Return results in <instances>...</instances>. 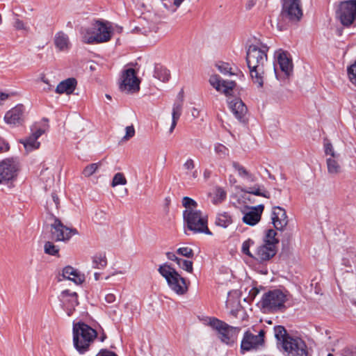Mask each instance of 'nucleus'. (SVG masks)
Segmentation results:
<instances>
[{
	"instance_id": "obj_33",
	"label": "nucleus",
	"mask_w": 356,
	"mask_h": 356,
	"mask_svg": "<svg viewBox=\"0 0 356 356\" xmlns=\"http://www.w3.org/2000/svg\"><path fill=\"white\" fill-rule=\"evenodd\" d=\"M79 305L78 296L76 292L70 293L68 291V316L72 314L75 307Z\"/></svg>"
},
{
	"instance_id": "obj_48",
	"label": "nucleus",
	"mask_w": 356,
	"mask_h": 356,
	"mask_svg": "<svg viewBox=\"0 0 356 356\" xmlns=\"http://www.w3.org/2000/svg\"><path fill=\"white\" fill-rule=\"evenodd\" d=\"M182 204L186 209H191V207H196L197 204V202L191 197H184L182 200Z\"/></svg>"
},
{
	"instance_id": "obj_63",
	"label": "nucleus",
	"mask_w": 356,
	"mask_h": 356,
	"mask_svg": "<svg viewBox=\"0 0 356 356\" xmlns=\"http://www.w3.org/2000/svg\"><path fill=\"white\" fill-rule=\"evenodd\" d=\"M79 234V232L76 229L73 227H68V241L70 238L73 235Z\"/></svg>"
},
{
	"instance_id": "obj_13",
	"label": "nucleus",
	"mask_w": 356,
	"mask_h": 356,
	"mask_svg": "<svg viewBox=\"0 0 356 356\" xmlns=\"http://www.w3.org/2000/svg\"><path fill=\"white\" fill-rule=\"evenodd\" d=\"M209 83L217 91L222 92L227 97L232 95V90L236 86L234 81L224 80L218 74L212 75Z\"/></svg>"
},
{
	"instance_id": "obj_2",
	"label": "nucleus",
	"mask_w": 356,
	"mask_h": 356,
	"mask_svg": "<svg viewBox=\"0 0 356 356\" xmlns=\"http://www.w3.org/2000/svg\"><path fill=\"white\" fill-rule=\"evenodd\" d=\"M72 331L74 346L81 354L89 350L90 344L97 336L95 330L81 321L73 323Z\"/></svg>"
},
{
	"instance_id": "obj_57",
	"label": "nucleus",
	"mask_w": 356,
	"mask_h": 356,
	"mask_svg": "<svg viewBox=\"0 0 356 356\" xmlns=\"http://www.w3.org/2000/svg\"><path fill=\"white\" fill-rule=\"evenodd\" d=\"M182 100L180 102H175L173 104L172 112H178L181 113L182 109Z\"/></svg>"
},
{
	"instance_id": "obj_38",
	"label": "nucleus",
	"mask_w": 356,
	"mask_h": 356,
	"mask_svg": "<svg viewBox=\"0 0 356 356\" xmlns=\"http://www.w3.org/2000/svg\"><path fill=\"white\" fill-rule=\"evenodd\" d=\"M214 150L220 159H225L229 155V149L222 144H216L215 145Z\"/></svg>"
},
{
	"instance_id": "obj_39",
	"label": "nucleus",
	"mask_w": 356,
	"mask_h": 356,
	"mask_svg": "<svg viewBox=\"0 0 356 356\" xmlns=\"http://www.w3.org/2000/svg\"><path fill=\"white\" fill-rule=\"evenodd\" d=\"M177 264L181 268L187 271L188 273L193 272V262L191 261L179 258Z\"/></svg>"
},
{
	"instance_id": "obj_20",
	"label": "nucleus",
	"mask_w": 356,
	"mask_h": 356,
	"mask_svg": "<svg viewBox=\"0 0 356 356\" xmlns=\"http://www.w3.org/2000/svg\"><path fill=\"white\" fill-rule=\"evenodd\" d=\"M277 62L281 70L289 76L293 70L292 60L287 51L280 49L276 52Z\"/></svg>"
},
{
	"instance_id": "obj_55",
	"label": "nucleus",
	"mask_w": 356,
	"mask_h": 356,
	"mask_svg": "<svg viewBox=\"0 0 356 356\" xmlns=\"http://www.w3.org/2000/svg\"><path fill=\"white\" fill-rule=\"evenodd\" d=\"M14 27L17 30H25L26 26L24 22L19 19H16L14 23Z\"/></svg>"
},
{
	"instance_id": "obj_47",
	"label": "nucleus",
	"mask_w": 356,
	"mask_h": 356,
	"mask_svg": "<svg viewBox=\"0 0 356 356\" xmlns=\"http://www.w3.org/2000/svg\"><path fill=\"white\" fill-rule=\"evenodd\" d=\"M76 86L77 81L75 78H68V97L72 94H75L76 95L79 94L77 92H74Z\"/></svg>"
},
{
	"instance_id": "obj_14",
	"label": "nucleus",
	"mask_w": 356,
	"mask_h": 356,
	"mask_svg": "<svg viewBox=\"0 0 356 356\" xmlns=\"http://www.w3.org/2000/svg\"><path fill=\"white\" fill-rule=\"evenodd\" d=\"M264 346V345L256 339L253 333L250 330H247L244 332L241 340L240 352L241 354H244L251 350H257Z\"/></svg>"
},
{
	"instance_id": "obj_11",
	"label": "nucleus",
	"mask_w": 356,
	"mask_h": 356,
	"mask_svg": "<svg viewBox=\"0 0 356 356\" xmlns=\"http://www.w3.org/2000/svg\"><path fill=\"white\" fill-rule=\"evenodd\" d=\"M119 88L122 92H135L140 89V80L136 76L134 69L125 70L122 74Z\"/></svg>"
},
{
	"instance_id": "obj_59",
	"label": "nucleus",
	"mask_w": 356,
	"mask_h": 356,
	"mask_svg": "<svg viewBox=\"0 0 356 356\" xmlns=\"http://www.w3.org/2000/svg\"><path fill=\"white\" fill-rule=\"evenodd\" d=\"M116 297L113 293H108L105 296V300L108 303H113L115 301Z\"/></svg>"
},
{
	"instance_id": "obj_60",
	"label": "nucleus",
	"mask_w": 356,
	"mask_h": 356,
	"mask_svg": "<svg viewBox=\"0 0 356 356\" xmlns=\"http://www.w3.org/2000/svg\"><path fill=\"white\" fill-rule=\"evenodd\" d=\"M166 257L167 258L169 259V260H171V261H175L176 263H177L178 260H179V257H177L175 253L173 252H166Z\"/></svg>"
},
{
	"instance_id": "obj_41",
	"label": "nucleus",
	"mask_w": 356,
	"mask_h": 356,
	"mask_svg": "<svg viewBox=\"0 0 356 356\" xmlns=\"http://www.w3.org/2000/svg\"><path fill=\"white\" fill-rule=\"evenodd\" d=\"M126 184L127 179L124 175L121 172H118L114 175L113 178L111 186L115 187L118 185H125Z\"/></svg>"
},
{
	"instance_id": "obj_61",
	"label": "nucleus",
	"mask_w": 356,
	"mask_h": 356,
	"mask_svg": "<svg viewBox=\"0 0 356 356\" xmlns=\"http://www.w3.org/2000/svg\"><path fill=\"white\" fill-rule=\"evenodd\" d=\"M45 130L44 129H36L33 134H32V136L33 137H35V139L38 140V138L44 133Z\"/></svg>"
},
{
	"instance_id": "obj_36",
	"label": "nucleus",
	"mask_w": 356,
	"mask_h": 356,
	"mask_svg": "<svg viewBox=\"0 0 356 356\" xmlns=\"http://www.w3.org/2000/svg\"><path fill=\"white\" fill-rule=\"evenodd\" d=\"M44 251L47 254L59 257V248L52 242L47 241L45 243L44 245Z\"/></svg>"
},
{
	"instance_id": "obj_30",
	"label": "nucleus",
	"mask_w": 356,
	"mask_h": 356,
	"mask_svg": "<svg viewBox=\"0 0 356 356\" xmlns=\"http://www.w3.org/2000/svg\"><path fill=\"white\" fill-rule=\"evenodd\" d=\"M19 143L24 145V148L27 151L36 149L40 147V143L37 141L35 137L30 136L26 139H21Z\"/></svg>"
},
{
	"instance_id": "obj_8",
	"label": "nucleus",
	"mask_w": 356,
	"mask_h": 356,
	"mask_svg": "<svg viewBox=\"0 0 356 356\" xmlns=\"http://www.w3.org/2000/svg\"><path fill=\"white\" fill-rule=\"evenodd\" d=\"M268 47L266 44H261L257 47L255 44H250L246 50V63L248 67H264L267 62V51Z\"/></svg>"
},
{
	"instance_id": "obj_4",
	"label": "nucleus",
	"mask_w": 356,
	"mask_h": 356,
	"mask_svg": "<svg viewBox=\"0 0 356 356\" xmlns=\"http://www.w3.org/2000/svg\"><path fill=\"white\" fill-rule=\"evenodd\" d=\"M288 291L273 289L264 293L259 302L264 312H277L286 309L285 302L288 300Z\"/></svg>"
},
{
	"instance_id": "obj_10",
	"label": "nucleus",
	"mask_w": 356,
	"mask_h": 356,
	"mask_svg": "<svg viewBox=\"0 0 356 356\" xmlns=\"http://www.w3.org/2000/svg\"><path fill=\"white\" fill-rule=\"evenodd\" d=\"M19 170L18 163L13 159L0 162V184H7L16 178Z\"/></svg>"
},
{
	"instance_id": "obj_53",
	"label": "nucleus",
	"mask_w": 356,
	"mask_h": 356,
	"mask_svg": "<svg viewBox=\"0 0 356 356\" xmlns=\"http://www.w3.org/2000/svg\"><path fill=\"white\" fill-rule=\"evenodd\" d=\"M97 356H118V355L107 349H102Z\"/></svg>"
},
{
	"instance_id": "obj_5",
	"label": "nucleus",
	"mask_w": 356,
	"mask_h": 356,
	"mask_svg": "<svg viewBox=\"0 0 356 356\" xmlns=\"http://www.w3.org/2000/svg\"><path fill=\"white\" fill-rule=\"evenodd\" d=\"M208 325L217 331L222 343L232 346L236 342L241 327L229 325L215 317L209 318Z\"/></svg>"
},
{
	"instance_id": "obj_31",
	"label": "nucleus",
	"mask_w": 356,
	"mask_h": 356,
	"mask_svg": "<svg viewBox=\"0 0 356 356\" xmlns=\"http://www.w3.org/2000/svg\"><path fill=\"white\" fill-rule=\"evenodd\" d=\"M334 159L335 158L330 157L326 160L327 172L331 175H337L341 172V166Z\"/></svg>"
},
{
	"instance_id": "obj_50",
	"label": "nucleus",
	"mask_w": 356,
	"mask_h": 356,
	"mask_svg": "<svg viewBox=\"0 0 356 356\" xmlns=\"http://www.w3.org/2000/svg\"><path fill=\"white\" fill-rule=\"evenodd\" d=\"M125 130H126V134H125L124 136L122 138L124 140H129L130 138H131L132 137L134 136V135H135V129H134L133 125L127 126L125 128Z\"/></svg>"
},
{
	"instance_id": "obj_23",
	"label": "nucleus",
	"mask_w": 356,
	"mask_h": 356,
	"mask_svg": "<svg viewBox=\"0 0 356 356\" xmlns=\"http://www.w3.org/2000/svg\"><path fill=\"white\" fill-rule=\"evenodd\" d=\"M85 280L86 277L83 273L68 265V281L72 282L77 286H81Z\"/></svg>"
},
{
	"instance_id": "obj_42",
	"label": "nucleus",
	"mask_w": 356,
	"mask_h": 356,
	"mask_svg": "<svg viewBox=\"0 0 356 356\" xmlns=\"http://www.w3.org/2000/svg\"><path fill=\"white\" fill-rule=\"evenodd\" d=\"M253 244H254V241L250 238H248V240L245 241L242 244V252L244 254H245L252 259L254 257V254H252L250 252V245H252Z\"/></svg>"
},
{
	"instance_id": "obj_17",
	"label": "nucleus",
	"mask_w": 356,
	"mask_h": 356,
	"mask_svg": "<svg viewBox=\"0 0 356 356\" xmlns=\"http://www.w3.org/2000/svg\"><path fill=\"white\" fill-rule=\"evenodd\" d=\"M271 219L273 226L277 230L282 231L288 224L286 212L279 206L273 208Z\"/></svg>"
},
{
	"instance_id": "obj_52",
	"label": "nucleus",
	"mask_w": 356,
	"mask_h": 356,
	"mask_svg": "<svg viewBox=\"0 0 356 356\" xmlns=\"http://www.w3.org/2000/svg\"><path fill=\"white\" fill-rule=\"evenodd\" d=\"M67 273V267H64L62 270V272H59L56 277V280L58 282H62L67 279L66 274Z\"/></svg>"
},
{
	"instance_id": "obj_6",
	"label": "nucleus",
	"mask_w": 356,
	"mask_h": 356,
	"mask_svg": "<svg viewBox=\"0 0 356 356\" xmlns=\"http://www.w3.org/2000/svg\"><path fill=\"white\" fill-rule=\"evenodd\" d=\"M183 215L186 227L189 230L194 233L211 234L207 226V218L206 216H203L200 211L186 209Z\"/></svg>"
},
{
	"instance_id": "obj_46",
	"label": "nucleus",
	"mask_w": 356,
	"mask_h": 356,
	"mask_svg": "<svg viewBox=\"0 0 356 356\" xmlns=\"http://www.w3.org/2000/svg\"><path fill=\"white\" fill-rule=\"evenodd\" d=\"M67 298V291L64 290L61 292L60 295L58 296V305H56L57 309L58 307L65 311V298Z\"/></svg>"
},
{
	"instance_id": "obj_27",
	"label": "nucleus",
	"mask_w": 356,
	"mask_h": 356,
	"mask_svg": "<svg viewBox=\"0 0 356 356\" xmlns=\"http://www.w3.org/2000/svg\"><path fill=\"white\" fill-rule=\"evenodd\" d=\"M242 191L257 196H261L266 198H270V193L267 191L264 186H260L259 185H255L253 187H250L248 188L242 190Z\"/></svg>"
},
{
	"instance_id": "obj_21",
	"label": "nucleus",
	"mask_w": 356,
	"mask_h": 356,
	"mask_svg": "<svg viewBox=\"0 0 356 356\" xmlns=\"http://www.w3.org/2000/svg\"><path fill=\"white\" fill-rule=\"evenodd\" d=\"M65 226L58 218H54V222L51 224V238L55 241H65L64 235Z\"/></svg>"
},
{
	"instance_id": "obj_64",
	"label": "nucleus",
	"mask_w": 356,
	"mask_h": 356,
	"mask_svg": "<svg viewBox=\"0 0 356 356\" xmlns=\"http://www.w3.org/2000/svg\"><path fill=\"white\" fill-rule=\"evenodd\" d=\"M52 89H53V86L51 85H50L49 83H48V84H47V86L43 88V90L46 92H49L51 91Z\"/></svg>"
},
{
	"instance_id": "obj_56",
	"label": "nucleus",
	"mask_w": 356,
	"mask_h": 356,
	"mask_svg": "<svg viewBox=\"0 0 356 356\" xmlns=\"http://www.w3.org/2000/svg\"><path fill=\"white\" fill-rule=\"evenodd\" d=\"M265 334L266 332L264 331V330H261L257 334H254V337H256L257 339H258L260 342L265 345Z\"/></svg>"
},
{
	"instance_id": "obj_62",
	"label": "nucleus",
	"mask_w": 356,
	"mask_h": 356,
	"mask_svg": "<svg viewBox=\"0 0 356 356\" xmlns=\"http://www.w3.org/2000/svg\"><path fill=\"white\" fill-rule=\"evenodd\" d=\"M45 130L44 129H36L33 134H32V136L33 137H35V139L38 140V138L44 133Z\"/></svg>"
},
{
	"instance_id": "obj_35",
	"label": "nucleus",
	"mask_w": 356,
	"mask_h": 356,
	"mask_svg": "<svg viewBox=\"0 0 356 356\" xmlns=\"http://www.w3.org/2000/svg\"><path fill=\"white\" fill-rule=\"evenodd\" d=\"M55 44L60 50L64 49L67 47V38L63 32L56 33L54 40Z\"/></svg>"
},
{
	"instance_id": "obj_43",
	"label": "nucleus",
	"mask_w": 356,
	"mask_h": 356,
	"mask_svg": "<svg viewBox=\"0 0 356 356\" xmlns=\"http://www.w3.org/2000/svg\"><path fill=\"white\" fill-rule=\"evenodd\" d=\"M324 149L326 155H330L333 158H337L339 156L335 153L332 143L328 140H325Z\"/></svg>"
},
{
	"instance_id": "obj_34",
	"label": "nucleus",
	"mask_w": 356,
	"mask_h": 356,
	"mask_svg": "<svg viewBox=\"0 0 356 356\" xmlns=\"http://www.w3.org/2000/svg\"><path fill=\"white\" fill-rule=\"evenodd\" d=\"M102 165V162L93 163L86 165L83 170L82 174L86 177H90L94 175Z\"/></svg>"
},
{
	"instance_id": "obj_22",
	"label": "nucleus",
	"mask_w": 356,
	"mask_h": 356,
	"mask_svg": "<svg viewBox=\"0 0 356 356\" xmlns=\"http://www.w3.org/2000/svg\"><path fill=\"white\" fill-rule=\"evenodd\" d=\"M250 76L254 83L257 84L258 88L264 86V67H248Z\"/></svg>"
},
{
	"instance_id": "obj_45",
	"label": "nucleus",
	"mask_w": 356,
	"mask_h": 356,
	"mask_svg": "<svg viewBox=\"0 0 356 356\" xmlns=\"http://www.w3.org/2000/svg\"><path fill=\"white\" fill-rule=\"evenodd\" d=\"M177 253L187 258H192L194 255L193 250L188 247L179 248L177 249Z\"/></svg>"
},
{
	"instance_id": "obj_24",
	"label": "nucleus",
	"mask_w": 356,
	"mask_h": 356,
	"mask_svg": "<svg viewBox=\"0 0 356 356\" xmlns=\"http://www.w3.org/2000/svg\"><path fill=\"white\" fill-rule=\"evenodd\" d=\"M154 76L163 82H167L170 77V71L160 64L154 66Z\"/></svg>"
},
{
	"instance_id": "obj_28",
	"label": "nucleus",
	"mask_w": 356,
	"mask_h": 356,
	"mask_svg": "<svg viewBox=\"0 0 356 356\" xmlns=\"http://www.w3.org/2000/svg\"><path fill=\"white\" fill-rule=\"evenodd\" d=\"M233 168L238 172L240 177L246 178L248 181L254 182L256 178L254 175L249 172L243 165L237 162H233Z\"/></svg>"
},
{
	"instance_id": "obj_9",
	"label": "nucleus",
	"mask_w": 356,
	"mask_h": 356,
	"mask_svg": "<svg viewBox=\"0 0 356 356\" xmlns=\"http://www.w3.org/2000/svg\"><path fill=\"white\" fill-rule=\"evenodd\" d=\"M302 16L300 0H282L280 18L284 22H297Z\"/></svg>"
},
{
	"instance_id": "obj_19",
	"label": "nucleus",
	"mask_w": 356,
	"mask_h": 356,
	"mask_svg": "<svg viewBox=\"0 0 356 356\" xmlns=\"http://www.w3.org/2000/svg\"><path fill=\"white\" fill-rule=\"evenodd\" d=\"M277 252V248L262 244L257 247L254 254L253 259L262 263L272 259L276 254Z\"/></svg>"
},
{
	"instance_id": "obj_26",
	"label": "nucleus",
	"mask_w": 356,
	"mask_h": 356,
	"mask_svg": "<svg viewBox=\"0 0 356 356\" xmlns=\"http://www.w3.org/2000/svg\"><path fill=\"white\" fill-rule=\"evenodd\" d=\"M276 235L277 232L274 229H268L264 238V244L271 247L277 248V245L279 243L280 241L276 237Z\"/></svg>"
},
{
	"instance_id": "obj_29",
	"label": "nucleus",
	"mask_w": 356,
	"mask_h": 356,
	"mask_svg": "<svg viewBox=\"0 0 356 356\" xmlns=\"http://www.w3.org/2000/svg\"><path fill=\"white\" fill-rule=\"evenodd\" d=\"M274 332L276 339L282 343V347L283 346L284 340L288 341V339L289 340V339L291 338V337L287 334L285 327L282 325L275 326Z\"/></svg>"
},
{
	"instance_id": "obj_49",
	"label": "nucleus",
	"mask_w": 356,
	"mask_h": 356,
	"mask_svg": "<svg viewBox=\"0 0 356 356\" xmlns=\"http://www.w3.org/2000/svg\"><path fill=\"white\" fill-rule=\"evenodd\" d=\"M181 114V113L178 112H172V124L169 129L170 133H172L174 131Z\"/></svg>"
},
{
	"instance_id": "obj_12",
	"label": "nucleus",
	"mask_w": 356,
	"mask_h": 356,
	"mask_svg": "<svg viewBox=\"0 0 356 356\" xmlns=\"http://www.w3.org/2000/svg\"><path fill=\"white\" fill-rule=\"evenodd\" d=\"M282 348L287 356H308V349L305 342L300 338L291 337L284 340Z\"/></svg>"
},
{
	"instance_id": "obj_7",
	"label": "nucleus",
	"mask_w": 356,
	"mask_h": 356,
	"mask_svg": "<svg viewBox=\"0 0 356 356\" xmlns=\"http://www.w3.org/2000/svg\"><path fill=\"white\" fill-rule=\"evenodd\" d=\"M335 17L345 27L355 26L356 0L341 1L335 10Z\"/></svg>"
},
{
	"instance_id": "obj_1",
	"label": "nucleus",
	"mask_w": 356,
	"mask_h": 356,
	"mask_svg": "<svg viewBox=\"0 0 356 356\" xmlns=\"http://www.w3.org/2000/svg\"><path fill=\"white\" fill-rule=\"evenodd\" d=\"M112 30L108 23L96 20L91 27L81 28V34L83 42L99 44L108 42L112 36Z\"/></svg>"
},
{
	"instance_id": "obj_40",
	"label": "nucleus",
	"mask_w": 356,
	"mask_h": 356,
	"mask_svg": "<svg viewBox=\"0 0 356 356\" xmlns=\"http://www.w3.org/2000/svg\"><path fill=\"white\" fill-rule=\"evenodd\" d=\"M227 193L221 187H217L215 189L214 203L221 202L225 200Z\"/></svg>"
},
{
	"instance_id": "obj_32",
	"label": "nucleus",
	"mask_w": 356,
	"mask_h": 356,
	"mask_svg": "<svg viewBox=\"0 0 356 356\" xmlns=\"http://www.w3.org/2000/svg\"><path fill=\"white\" fill-rule=\"evenodd\" d=\"M107 265V260L105 254H99L92 257V268L102 269Z\"/></svg>"
},
{
	"instance_id": "obj_44",
	"label": "nucleus",
	"mask_w": 356,
	"mask_h": 356,
	"mask_svg": "<svg viewBox=\"0 0 356 356\" xmlns=\"http://www.w3.org/2000/svg\"><path fill=\"white\" fill-rule=\"evenodd\" d=\"M350 81L356 86V61L348 68Z\"/></svg>"
},
{
	"instance_id": "obj_58",
	"label": "nucleus",
	"mask_w": 356,
	"mask_h": 356,
	"mask_svg": "<svg viewBox=\"0 0 356 356\" xmlns=\"http://www.w3.org/2000/svg\"><path fill=\"white\" fill-rule=\"evenodd\" d=\"M182 100L180 102H175L173 104L172 112H178L181 113L182 109Z\"/></svg>"
},
{
	"instance_id": "obj_3",
	"label": "nucleus",
	"mask_w": 356,
	"mask_h": 356,
	"mask_svg": "<svg viewBox=\"0 0 356 356\" xmlns=\"http://www.w3.org/2000/svg\"><path fill=\"white\" fill-rule=\"evenodd\" d=\"M158 271L163 277L169 288L179 296L185 295L189 288L190 282L183 277L170 264L160 265Z\"/></svg>"
},
{
	"instance_id": "obj_51",
	"label": "nucleus",
	"mask_w": 356,
	"mask_h": 356,
	"mask_svg": "<svg viewBox=\"0 0 356 356\" xmlns=\"http://www.w3.org/2000/svg\"><path fill=\"white\" fill-rule=\"evenodd\" d=\"M55 92L58 94L67 92V79L63 80L56 88Z\"/></svg>"
},
{
	"instance_id": "obj_18",
	"label": "nucleus",
	"mask_w": 356,
	"mask_h": 356,
	"mask_svg": "<svg viewBox=\"0 0 356 356\" xmlns=\"http://www.w3.org/2000/svg\"><path fill=\"white\" fill-rule=\"evenodd\" d=\"M24 107L23 105L16 106L6 113L4 117L5 122L13 126L22 124L24 122Z\"/></svg>"
},
{
	"instance_id": "obj_54",
	"label": "nucleus",
	"mask_w": 356,
	"mask_h": 356,
	"mask_svg": "<svg viewBox=\"0 0 356 356\" xmlns=\"http://www.w3.org/2000/svg\"><path fill=\"white\" fill-rule=\"evenodd\" d=\"M184 168L187 170H191L195 168V163L192 159H188L184 163Z\"/></svg>"
},
{
	"instance_id": "obj_15",
	"label": "nucleus",
	"mask_w": 356,
	"mask_h": 356,
	"mask_svg": "<svg viewBox=\"0 0 356 356\" xmlns=\"http://www.w3.org/2000/svg\"><path fill=\"white\" fill-rule=\"evenodd\" d=\"M247 209L249 211L247 212L243 211L244 215L242 220L246 225L254 226L261 220L264 205L259 204L256 207H247Z\"/></svg>"
},
{
	"instance_id": "obj_16",
	"label": "nucleus",
	"mask_w": 356,
	"mask_h": 356,
	"mask_svg": "<svg viewBox=\"0 0 356 356\" xmlns=\"http://www.w3.org/2000/svg\"><path fill=\"white\" fill-rule=\"evenodd\" d=\"M228 104L235 118L240 122L245 123L247 121L248 108L243 102L239 98H235L228 102Z\"/></svg>"
},
{
	"instance_id": "obj_25",
	"label": "nucleus",
	"mask_w": 356,
	"mask_h": 356,
	"mask_svg": "<svg viewBox=\"0 0 356 356\" xmlns=\"http://www.w3.org/2000/svg\"><path fill=\"white\" fill-rule=\"evenodd\" d=\"M232 222V218L229 213L222 212L217 214L215 223L217 226L227 228Z\"/></svg>"
},
{
	"instance_id": "obj_37",
	"label": "nucleus",
	"mask_w": 356,
	"mask_h": 356,
	"mask_svg": "<svg viewBox=\"0 0 356 356\" xmlns=\"http://www.w3.org/2000/svg\"><path fill=\"white\" fill-rule=\"evenodd\" d=\"M216 67L218 70L224 75H234L235 74L234 72H232V67H230L229 64L225 62H220L219 63L216 64Z\"/></svg>"
}]
</instances>
